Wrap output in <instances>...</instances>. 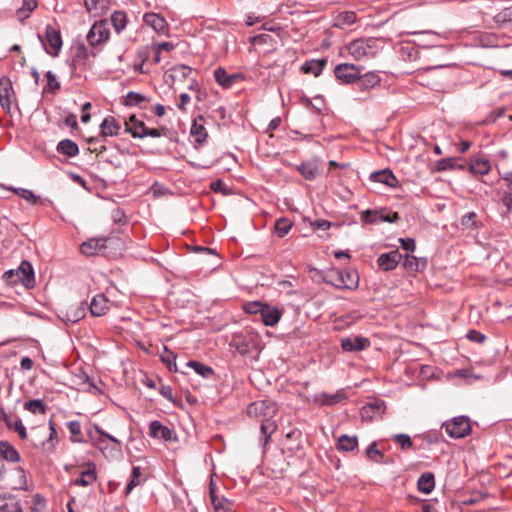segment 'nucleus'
<instances>
[{
	"mask_svg": "<svg viewBox=\"0 0 512 512\" xmlns=\"http://www.w3.org/2000/svg\"><path fill=\"white\" fill-rule=\"evenodd\" d=\"M378 40L374 38L357 39L347 45L349 54L356 60L373 58L378 53Z\"/></svg>",
	"mask_w": 512,
	"mask_h": 512,
	"instance_id": "2",
	"label": "nucleus"
},
{
	"mask_svg": "<svg viewBox=\"0 0 512 512\" xmlns=\"http://www.w3.org/2000/svg\"><path fill=\"white\" fill-rule=\"evenodd\" d=\"M370 346V340L363 336L346 337L341 340V348L347 352L362 351Z\"/></svg>",
	"mask_w": 512,
	"mask_h": 512,
	"instance_id": "12",
	"label": "nucleus"
},
{
	"mask_svg": "<svg viewBox=\"0 0 512 512\" xmlns=\"http://www.w3.org/2000/svg\"><path fill=\"white\" fill-rule=\"evenodd\" d=\"M381 211L367 209L362 212L361 220L367 224H374L381 222L380 219Z\"/></svg>",
	"mask_w": 512,
	"mask_h": 512,
	"instance_id": "49",
	"label": "nucleus"
},
{
	"mask_svg": "<svg viewBox=\"0 0 512 512\" xmlns=\"http://www.w3.org/2000/svg\"><path fill=\"white\" fill-rule=\"evenodd\" d=\"M120 130V123L113 116H107L100 125V137L106 139L107 137L116 136Z\"/></svg>",
	"mask_w": 512,
	"mask_h": 512,
	"instance_id": "16",
	"label": "nucleus"
},
{
	"mask_svg": "<svg viewBox=\"0 0 512 512\" xmlns=\"http://www.w3.org/2000/svg\"><path fill=\"white\" fill-rule=\"evenodd\" d=\"M95 429H96V432L100 435V437H99V439L97 441V446H98L99 449L105 450V449L108 448L107 440L114 444L113 449L120 448L121 443H120V441L118 439H116L112 435L106 433L104 430H102L98 426H96Z\"/></svg>",
	"mask_w": 512,
	"mask_h": 512,
	"instance_id": "31",
	"label": "nucleus"
},
{
	"mask_svg": "<svg viewBox=\"0 0 512 512\" xmlns=\"http://www.w3.org/2000/svg\"><path fill=\"white\" fill-rule=\"evenodd\" d=\"M37 7V0H23L22 6L16 11L19 21L27 19L32 11Z\"/></svg>",
	"mask_w": 512,
	"mask_h": 512,
	"instance_id": "35",
	"label": "nucleus"
},
{
	"mask_svg": "<svg viewBox=\"0 0 512 512\" xmlns=\"http://www.w3.org/2000/svg\"><path fill=\"white\" fill-rule=\"evenodd\" d=\"M3 279L10 285L21 283L28 289L35 286L33 267L26 260L22 261L17 269H11L4 272Z\"/></svg>",
	"mask_w": 512,
	"mask_h": 512,
	"instance_id": "1",
	"label": "nucleus"
},
{
	"mask_svg": "<svg viewBox=\"0 0 512 512\" xmlns=\"http://www.w3.org/2000/svg\"><path fill=\"white\" fill-rule=\"evenodd\" d=\"M399 242L403 250L413 252L416 248L415 240L413 238H400Z\"/></svg>",
	"mask_w": 512,
	"mask_h": 512,
	"instance_id": "62",
	"label": "nucleus"
},
{
	"mask_svg": "<svg viewBox=\"0 0 512 512\" xmlns=\"http://www.w3.org/2000/svg\"><path fill=\"white\" fill-rule=\"evenodd\" d=\"M261 433L264 437V445H266L269 441V437L276 431L277 426L274 421L271 420V418L265 419L262 421L261 426Z\"/></svg>",
	"mask_w": 512,
	"mask_h": 512,
	"instance_id": "42",
	"label": "nucleus"
},
{
	"mask_svg": "<svg viewBox=\"0 0 512 512\" xmlns=\"http://www.w3.org/2000/svg\"><path fill=\"white\" fill-rule=\"evenodd\" d=\"M108 303L109 300L105 297L104 294H98L94 296L90 304V312L92 316L100 317L105 315L109 310Z\"/></svg>",
	"mask_w": 512,
	"mask_h": 512,
	"instance_id": "20",
	"label": "nucleus"
},
{
	"mask_svg": "<svg viewBox=\"0 0 512 512\" xmlns=\"http://www.w3.org/2000/svg\"><path fill=\"white\" fill-rule=\"evenodd\" d=\"M141 475L140 467L136 466L132 469V477L129 483L127 484L125 488V494L128 495L132 492V490L139 485V477Z\"/></svg>",
	"mask_w": 512,
	"mask_h": 512,
	"instance_id": "52",
	"label": "nucleus"
},
{
	"mask_svg": "<svg viewBox=\"0 0 512 512\" xmlns=\"http://www.w3.org/2000/svg\"><path fill=\"white\" fill-rule=\"evenodd\" d=\"M164 350L166 352V355L161 356V360L167 365L169 370H172V367L176 369V355L167 349V347H164Z\"/></svg>",
	"mask_w": 512,
	"mask_h": 512,
	"instance_id": "58",
	"label": "nucleus"
},
{
	"mask_svg": "<svg viewBox=\"0 0 512 512\" xmlns=\"http://www.w3.org/2000/svg\"><path fill=\"white\" fill-rule=\"evenodd\" d=\"M264 305L265 304L258 302V301L248 302L244 305V310L246 313H249V314H257V313L261 314V311H262Z\"/></svg>",
	"mask_w": 512,
	"mask_h": 512,
	"instance_id": "57",
	"label": "nucleus"
},
{
	"mask_svg": "<svg viewBox=\"0 0 512 512\" xmlns=\"http://www.w3.org/2000/svg\"><path fill=\"white\" fill-rule=\"evenodd\" d=\"M67 428L71 433V441L72 442H81L82 430L81 424L79 421L73 420L67 423Z\"/></svg>",
	"mask_w": 512,
	"mask_h": 512,
	"instance_id": "47",
	"label": "nucleus"
},
{
	"mask_svg": "<svg viewBox=\"0 0 512 512\" xmlns=\"http://www.w3.org/2000/svg\"><path fill=\"white\" fill-rule=\"evenodd\" d=\"M393 440L399 445L401 450H408L413 448V442L408 434H395Z\"/></svg>",
	"mask_w": 512,
	"mask_h": 512,
	"instance_id": "48",
	"label": "nucleus"
},
{
	"mask_svg": "<svg viewBox=\"0 0 512 512\" xmlns=\"http://www.w3.org/2000/svg\"><path fill=\"white\" fill-rule=\"evenodd\" d=\"M149 436L156 439H163L165 441L175 440L173 430L164 426L160 421H152L149 425Z\"/></svg>",
	"mask_w": 512,
	"mask_h": 512,
	"instance_id": "14",
	"label": "nucleus"
},
{
	"mask_svg": "<svg viewBox=\"0 0 512 512\" xmlns=\"http://www.w3.org/2000/svg\"><path fill=\"white\" fill-rule=\"evenodd\" d=\"M366 453H367V456H368L371 460H373V461H375V462H379L380 460L378 459V457H380V458L382 457V454H381V453H380V451L378 450L376 443H372V444H370V445L368 446V448H367Z\"/></svg>",
	"mask_w": 512,
	"mask_h": 512,
	"instance_id": "61",
	"label": "nucleus"
},
{
	"mask_svg": "<svg viewBox=\"0 0 512 512\" xmlns=\"http://www.w3.org/2000/svg\"><path fill=\"white\" fill-rule=\"evenodd\" d=\"M0 457H2V460L10 462H18L20 460L18 451L6 441L0 442Z\"/></svg>",
	"mask_w": 512,
	"mask_h": 512,
	"instance_id": "30",
	"label": "nucleus"
},
{
	"mask_svg": "<svg viewBox=\"0 0 512 512\" xmlns=\"http://www.w3.org/2000/svg\"><path fill=\"white\" fill-rule=\"evenodd\" d=\"M326 282L338 289H345L344 282H343V276L340 274L339 271L330 275L329 279H327Z\"/></svg>",
	"mask_w": 512,
	"mask_h": 512,
	"instance_id": "56",
	"label": "nucleus"
},
{
	"mask_svg": "<svg viewBox=\"0 0 512 512\" xmlns=\"http://www.w3.org/2000/svg\"><path fill=\"white\" fill-rule=\"evenodd\" d=\"M57 151L60 154L66 155L68 157H75L79 153V148L74 141L70 139H64L58 143Z\"/></svg>",
	"mask_w": 512,
	"mask_h": 512,
	"instance_id": "32",
	"label": "nucleus"
},
{
	"mask_svg": "<svg viewBox=\"0 0 512 512\" xmlns=\"http://www.w3.org/2000/svg\"><path fill=\"white\" fill-rule=\"evenodd\" d=\"M292 226L293 223L288 218L283 217L278 219L275 223V231L277 236L280 238L285 237L291 230Z\"/></svg>",
	"mask_w": 512,
	"mask_h": 512,
	"instance_id": "41",
	"label": "nucleus"
},
{
	"mask_svg": "<svg viewBox=\"0 0 512 512\" xmlns=\"http://www.w3.org/2000/svg\"><path fill=\"white\" fill-rule=\"evenodd\" d=\"M192 74H196V72L191 67L181 64L172 67L169 71L168 77L171 78L172 86L176 89L178 84L187 82Z\"/></svg>",
	"mask_w": 512,
	"mask_h": 512,
	"instance_id": "9",
	"label": "nucleus"
},
{
	"mask_svg": "<svg viewBox=\"0 0 512 512\" xmlns=\"http://www.w3.org/2000/svg\"><path fill=\"white\" fill-rule=\"evenodd\" d=\"M15 194L26 200L30 204H36L39 201V196H36L31 190L24 188H10Z\"/></svg>",
	"mask_w": 512,
	"mask_h": 512,
	"instance_id": "46",
	"label": "nucleus"
},
{
	"mask_svg": "<svg viewBox=\"0 0 512 512\" xmlns=\"http://www.w3.org/2000/svg\"><path fill=\"white\" fill-rule=\"evenodd\" d=\"M425 265L426 261H421L413 255H406L403 261V266L412 271H418L421 268H424Z\"/></svg>",
	"mask_w": 512,
	"mask_h": 512,
	"instance_id": "43",
	"label": "nucleus"
},
{
	"mask_svg": "<svg viewBox=\"0 0 512 512\" xmlns=\"http://www.w3.org/2000/svg\"><path fill=\"white\" fill-rule=\"evenodd\" d=\"M110 30L106 20L96 21L87 33L86 39L90 46L96 47L109 40Z\"/></svg>",
	"mask_w": 512,
	"mask_h": 512,
	"instance_id": "4",
	"label": "nucleus"
},
{
	"mask_svg": "<svg viewBox=\"0 0 512 512\" xmlns=\"http://www.w3.org/2000/svg\"><path fill=\"white\" fill-rule=\"evenodd\" d=\"M497 19L498 21L512 22V5L499 13Z\"/></svg>",
	"mask_w": 512,
	"mask_h": 512,
	"instance_id": "64",
	"label": "nucleus"
},
{
	"mask_svg": "<svg viewBox=\"0 0 512 512\" xmlns=\"http://www.w3.org/2000/svg\"><path fill=\"white\" fill-rule=\"evenodd\" d=\"M327 64L326 59H312L306 61L301 69L304 73L313 74L314 76H319L323 71L324 67Z\"/></svg>",
	"mask_w": 512,
	"mask_h": 512,
	"instance_id": "27",
	"label": "nucleus"
},
{
	"mask_svg": "<svg viewBox=\"0 0 512 512\" xmlns=\"http://www.w3.org/2000/svg\"><path fill=\"white\" fill-rule=\"evenodd\" d=\"M88 57L89 52L87 47L84 44L77 45L75 48V54L72 61L73 66L76 67L77 65H80L81 62L86 61Z\"/></svg>",
	"mask_w": 512,
	"mask_h": 512,
	"instance_id": "45",
	"label": "nucleus"
},
{
	"mask_svg": "<svg viewBox=\"0 0 512 512\" xmlns=\"http://www.w3.org/2000/svg\"><path fill=\"white\" fill-rule=\"evenodd\" d=\"M187 366L191 367L198 375L204 378H209L213 375L212 368L201 362L191 360L187 363Z\"/></svg>",
	"mask_w": 512,
	"mask_h": 512,
	"instance_id": "40",
	"label": "nucleus"
},
{
	"mask_svg": "<svg viewBox=\"0 0 512 512\" xmlns=\"http://www.w3.org/2000/svg\"><path fill=\"white\" fill-rule=\"evenodd\" d=\"M260 315L264 325L266 326L276 325L281 318L280 310L267 304L264 305Z\"/></svg>",
	"mask_w": 512,
	"mask_h": 512,
	"instance_id": "23",
	"label": "nucleus"
},
{
	"mask_svg": "<svg viewBox=\"0 0 512 512\" xmlns=\"http://www.w3.org/2000/svg\"><path fill=\"white\" fill-rule=\"evenodd\" d=\"M369 178L373 182L382 183L391 188L396 187L398 184L397 178L389 169L372 172Z\"/></svg>",
	"mask_w": 512,
	"mask_h": 512,
	"instance_id": "19",
	"label": "nucleus"
},
{
	"mask_svg": "<svg viewBox=\"0 0 512 512\" xmlns=\"http://www.w3.org/2000/svg\"><path fill=\"white\" fill-rule=\"evenodd\" d=\"M360 69L354 64L341 63L334 68V75L343 84H351L359 78Z\"/></svg>",
	"mask_w": 512,
	"mask_h": 512,
	"instance_id": "5",
	"label": "nucleus"
},
{
	"mask_svg": "<svg viewBox=\"0 0 512 512\" xmlns=\"http://www.w3.org/2000/svg\"><path fill=\"white\" fill-rule=\"evenodd\" d=\"M125 131L130 133L134 138L145 137L146 126L144 122L136 119L135 115L130 116L129 120L125 122Z\"/></svg>",
	"mask_w": 512,
	"mask_h": 512,
	"instance_id": "22",
	"label": "nucleus"
},
{
	"mask_svg": "<svg viewBox=\"0 0 512 512\" xmlns=\"http://www.w3.org/2000/svg\"><path fill=\"white\" fill-rule=\"evenodd\" d=\"M358 446V439L356 436L341 435L337 441V448L344 452L353 451Z\"/></svg>",
	"mask_w": 512,
	"mask_h": 512,
	"instance_id": "33",
	"label": "nucleus"
},
{
	"mask_svg": "<svg viewBox=\"0 0 512 512\" xmlns=\"http://www.w3.org/2000/svg\"><path fill=\"white\" fill-rule=\"evenodd\" d=\"M491 169V165L487 159L479 158L471 162L470 170L479 175L487 174Z\"/></svg>",
	"mask_w": 512,
	"mask_h": 512,
	"instance_id": "38",
	"label": "nucleus"
},
{
	"mask_svg": "<svg viewBox=\"0 0 512 512\" xmlns=\"http://www.w3.org/2000/svg\"><path fill=\"white\" fill-rule=\"evenodd\" d=\"M401 259V253L398 250H393L379 255L377 264L383 271H391L397 267Z\"/></svg>",
	"mask_w": 512,
	"mask_h": 512,
	"instance_id": "11",
	"label": "nucleus"
},
{
	"mask_svg": "<svg viewBox=\"0 0 512 512\" xmlns=\"http://www.w3.org/2000/svg\"><path fill=\"white\" fill-rule=\"evenodd\" d=\"M145 100L146 97L143 94L131 91L127 93L124 102L128 106H135L140 105Z\"/></svg>",
	"mask_w": 512,
	"mask_h": 512,
	"instance_id": "53",
	"label": "nucleus"
},
{
	"mask_svg": "<svg viewBox=\"0 0 512 512\" xmlns=\"http://www.w3.org/2000/svg\"><path fill=\"white\" fill-rule=\"evenodd\" d=\"M14 471L18 477V481L16 483L15 488L24 489L27 485V479L24 469L22 467H17Z\"/></svg>",
	"mask_w": 512,
	"mask_h": 512,
	"instance_id": "59",
	"label": "nucleus"
},
{
	"mask_svg": "<svg viewBox=\"0 0 512 512\" xmlns=\"http://www.w3.org/2000/svg\"><path fill=\"white\" fill-rule=\"evenodd\" d=\"M442 428L446 433L455 439L467 436L471 431L469 419L465 416H458L443 423Z\"/></svg>",
	"mask_w": 512,
	"mask_h": 512,
	"instance_id": "3",
	"label": "nucleus"
},
{
	"mask_svg": "<svg viewBox=\"0 0 512 512\" xmlns=\"http://www.w3.org/2000/svg\"><path fill=\"white\" fill-rule=\"evenodd\" d=\"M85 316V309L81 306L71 308L66 315V321L75 323Z\"/></svg>",
	"mask_w": 512,
	"mask_h": 512,
	"instance_id": "51",
	"label": "nucleus"
},
{
	"mask_svg": "<svg viewBox=\"0 0 512 512\" xmlns=\"http://www.w3.org/2000/svg\"><path fill=\"white\" fill-rule=\"evenodd\" d=\"M339 272L343 276L345 289L354 290L358 287L359 277L355 271L345 270Z\"/></svg>",
	"mask_w": 512,
	"mask_h": 512,
	"instance_id": "37",
	"label": "nucleus"
},
{
	"mask_svg": "<svg viewBox=\"0 0 512 512\" xmlns=\"http://www.w3.org/2000/svg\"><path fill=\"white\" fill-rule=\"evenodd\" d=\"M45 39L47 44H44L45 51L52 57H57L62 48V38L60 32L51 26L45 29Z\"/></svg>",
	"mask_w": 512,
	"mask_h": 512,
	"instance_id": "7",
	"label": "nucleus"
},
{
	"mask_svg": "<svg viewBox=\"0 0 512 512\" xmlns=\"http://www.w3.org/2000/svg\"><path fill=\"white\" fill-rule=\"evenodd\" d=\"M14 91L11 81L7 77L0 79V105L6 111L10 112Z\"/></svg>",
	"mask_w": 512,
	"mask_h": 512,
	"instance_id": "8",
	"label": "nucleus"
},
{
	"mask_svg": "<svg viewBox=\"0 0 512 512\" xmlns=\"http://www.w3.org/2000/svg\"><path fill=\"white\" fill-rule=\"evenodd\" d=\"M234 345L236 347V350L240 353V354H246L248 353L249 351V347L248 345L243 341L241 340L240 338L238 337H235L234 340Z\"/></svg>",
	"mask_w": 512,
	"mask_h": 512,
	"instance_id": "63",
	"label": "nucleus"
},
{
	"mask_svg": "<svg viewBox=\"0 0 512 512\" xmlns=\"http://www.w3.org/2000/svg\"><path fill=\"white\" fill-rule=\"evenodd\" d=\"M96 471L95 465L89 464L88 468L81 472L80 477L74 481V484L77 486L86 487L96 481Z\"/></svg>",
	"mask_w": 512,
	"mask_h": 512,
	"instance_id": "29",
	"label": "nucleus"
},
{
	"mask_svg": "<svg viewBox=\"0 0 512 512\" xmlns=\"http://www.w3.org/2000/svg\"><path fill=\"white\" fill-rule=\"evenodd\" d=\"M24 409L31 412L32 414H45L46 413V406L40 399H34L30 400L24 403L23 405Z\"/></svg>",
	"mask_w": 512,
	"mask_h": 512,
	"instance_id": "39",
	"label": "nucleus"
},
{
	"mask_svg": "<svg viewBox=\"0 0 512 512\" xmlns=\"http://www.w3.org/2000/svg\"><path fill=\"white\" fill-rule=\"evenodd\" d=\"M356 21V14L352 11L341 12L337 17L336 26L351 25Z\"/></svg>",
	"mask_w": 512,
	"mask_h": 512,
	"instance_id": "50",
	"label": "nucleus"
},
{
	"mask_svg": "<svg viewBox=\"0 0 512 512\" xmlns=\"http://www.w3.org/2000/svg\"><path fill=\"white\" fill-rule=\"evenodd\" d=\"M461 226L465 230H477L481 227V222L478 221V216L475 212H468L461 218Z\"/></svg>",
	"mask_w": 512,
	"mask_h": 512,
	"instance_id": "34",
	"label": "nucleus"
},
{
	"mask_svg": "<svg viewBox=\"0 0 512 512\" xmlns=\"http://www.w3.org/2000/svg\"><path fill=\"white\" fill-rule=\"evenodd\" d=\"M321 161L319 158H312L297 166L298 172L308 181H313L319 175Z\"/></svg>",
	"mask_w": 512,
	"mask_h": 512,
	"instance_id": "10",
	"label": "nucleus"
},
{
	"mask_svg": "<svg viewBox=\"0 0 512 512\" xmlns=\"http://www.w3.org/2000/svg\"><path fill=\"white\" fill-rule=\"evenodd\" d=\"M47 78V88L50 92L55 93L61 88V84L58 81L56 75L52 71H47L45 74Z\"/></svg>",
	"mask_w": 512,
	"mask_h": 512,
	"instance_id": "54",
	"label": "nucleus"
},
{
	"mask_svg": "<svg viewBox=\"0 0 512 512\" xmlns=\"http://www.w3.org/2000/svg\"><path fill=\"white\" fill-rule=\"evenodd\" d=\"M143 21L146 25L150 26L157 33H166L168 30V24L164 17L159 14L150 12L143 16Z\"/></svg>",
	"mask_w": 512,
	"mask_h": 512,
	"instance_id": "17",
	"label": "nucleus"
},
{
	"mask_svg": "<svg viewBox=\"0 0 512 512\" xmlns=\"http://www.w3.org/2000/svg\"><path fill=\"white\" fill-rule=\"evenodd\" d=\"M215 512H233L232 503L225 497H218L211 501Z\"/></svg>",
	"mask_w": 512,
	"mask_h": 512,
	"instance_id": "44",
	"label": "nucleus"
},
{
	"mask_svg": "<svg viewBox=\"0 0 512 512\" xmlns=\"http://www.w3.org/2000/svg\"><path fill=\"white\" fill-rule=\"evenodd\" d=\"M347 398L346 393L343 389L336 391L335 393H319L315 395V402L322 406H332L337 403L344 401Z\"/></svg>",
	"mask_w": 512,
	"mask_h": 512,
	"instance_id": "15",
	"label": "nucleus"
},
{
	"mask_svg": "<svg viewBox=\"0 0 512 512\" xmlns=\"http://www.w3.org/2000/svg\"><path fill=\"white\" fill-rule=\"evenodd\" d=\"M380 77L375 72H367L364 75L359 74L357 86L362 91H368L380 84Z\"/></svg>",
	"mask_w": 512,
	"mask_h": 512,
	"instance_id": "21",
	"label": "nucleus"
},
{
	"mask_svg": "<svg viewBox=\"0 0 512 512\" xmlns=\"http://www.w3.org/2000/svg\"><path fill=\"white\" fill-rule=\"evenodd\" d=\"M418 490L424 494H429L435 487V477L431 472H424L417 482Z\"/></svg>",
	"mask_w": 512,
	"mask_h": 512,
	"instance_id": "25",
	"label": "nucleus"
},
{
	"mask_svg": "<svg viewBox=\"0 0 512 512\" xmlns=\"http://www.w3.org/2000/svg\"><path fill=\"white\" fill-rule=\"evenodd\" d=\"M214 78L220 86L228 89L237 81L244 79V76L240 73L228 74L224 68L218 67L214 71Z\"/></svg>",
	"mask_w": 512,
	"mask_h": 512,
	"instance_id": "13",
	"label": "nucleus"
},
{
	"mask_svg": "<svg viewBox=\"0 0 512 512\" xmlns=\"http://www.w3.org/2000/svg\"><path fill=\"white\" fill-rule=\"evenodd\" d=\"M276 412L275 405L270 400H259L251 403L247 408V413L251 417L272 418Z\"/></svg>",
	"mask_w": 512,
	"mask_h": 512,
	"instance_id": "6",
	"label": "nucleus"
},
{
	"mask_svg": "<svg viewBox=\"0 0 512 512\" xmlns=\"http://www.w3.org/2000/svg\"><path fill=\"white\" fill-rule=\"evenodd\" d=\"M0 511L1 512H21V507L15 496L0 495Z\"/></svg>",
	"mask_w": 512,
	"mask_h": 512,
	"instance_id": "28",
	"label": "nucleus"
},
{
	"mask_svg": "<svg viewBox=\"0 0 512 512\" xmlns=\"http://www.w3.org/2000/svg\"><path fill=\"white\" fill-rule=\"evenodd\" d=\"M205 124V118L202 115H199L193 120L191 125L190 134L195 138V141L199 144L205 142L208 137Z\"/></svg>",
	"mask_w": 512,
	"mask_h": 512,
	"instance_id": "18",
	"label": "nucleus"
},
{
	"mask_svg": "<svg viewBox=\"0 0 512 512\" xmlns=\"http://www.w3.org/2000/svg\"><path fill=\"white\" fill-rule=\"evenodd\" d=\"M111 23L117 33L126 28L127 15L123 11H114L111 15Z\"/></svg>",
	"mask_w": 512,
	"mask_h": 512,
	"instance_id": "36",
	"label": "nucleus"
},
{
	"mask_svg": "<svg viewBox=\"0 0 512 512\" xmlns=\"http://www.w3.org/2000/svg\"><path fill=\"white\" fill-rule=\"evenodd\" d=\"M210 188L214 192H221L224 195L229 194V190L227 189V187L224 184V182L222 180H220V179L212 181L211 184H210Z\"/></svg>",
	"mask_w": 512,
	"mask_h": 512,
	"instance_id": "60",
	"label": "nucleus"
},
{
	"mask_svg": "<svg viewBox=\"0 0 512 512\" xmlns=\"http://www.w3.org/2000/svg\"><path fill=\"white\" fill-rule=\"evenodd\" d=\"M455 167V160L453 158H444L435 162V171L442 172L452 170Z\"/></svg>",
	"mask_w": 512,
	"mask_h": 512,
	"instance_id": "55",
	"label": "nucleus"
},
{
	"mask_svg": "<svg viewBox=\"0 0 512 512\" xmlns=\"http://www.w3.org/2000/svg\"><path fill=\"white\" fill-rule=\"evenodd\" d=\"M88 12L94 17H99L109 9V0H84Z\"/></svg>",
	"mask_w": 512,
	"mask_h": 512,
	"instance_id": "24",
	"label": "nucleus"
},
{
	"mask_svg": "<svg viewBox=\"0 0 512 512\" xmlns=\"http://www.w3.org/2000/svg\"><path fill=\"white\" fill-rule=\"evenodd\" d=\"M105 247L104 239H89L80 246V251L84 255H94Z\"/></svg>",
	"mask_w": 512,
	"mask_h": 512,
	"instance_id": "26",
	"label": "nucleus"
}]
</instances>
